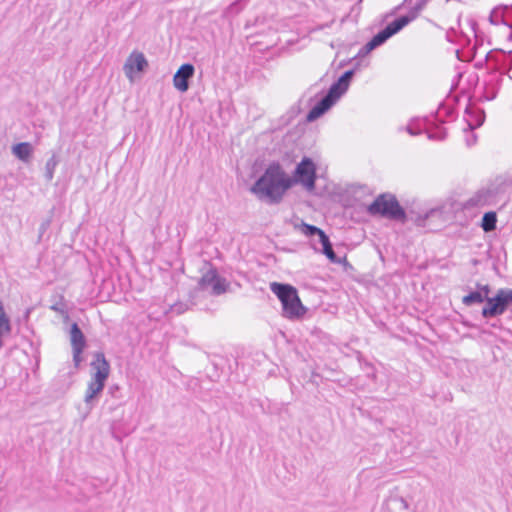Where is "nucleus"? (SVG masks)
Segmentation results:
<instances>
[{
  "instance_id": "ddd939ff",
  "label": "nucleus",
  "mask_w": 512,
  "mask_h": 512,
  "mask_svg": "<svg viewBox=\"0 0 512 512\" xmlns=\"http://www.w3.org/2000/svg\"><path fill=\"white\" fill-rule=\"evenodd\" d=\"M103 389H104L103 387H100L98 385L91 384L88 382L87 389H86L85 396H84V403H85L86 410H87L84 417H86L91 412V410L94 408L95 401H96L97 397L100 395V393L103 391Z\"/></svg>"
},
{
  "instance_id": "393cba45",
  "label": "nucleus",
  "mask_w": 512,
  "mask_h": 512,
  "mask_svg": "<svg viewBox=\"0 0 512 512\" xmlns=\"http://www.w3.org/2000/svg\"><path fill=\"white\" fill-rule=\"evenodd\" d=\"M475 141H476V137H475V136H473V141L467 140V144H468V145H472V144H474V143H475Z\"/></svg>"
},
{
  "instance_id": "423d86ee",
  "label": "nucleus",
  "mask_w": 512,
  "mask_h": 512,
  "mask_svg": "<svg viewBox=\"0 0 512 512\" xmlns=\"http://www.w3.org/2000/svg\"><path fill=\"white\" fill-rule=\"evenodd\" d=\"M415 19V14L412 16H402L397 18L390 24H388L382 31L377 33L366 45L365 49L367 52L372 51L376 47L383 44L386 40H388L391 36L396 34L402 28H404L407 24Z\"/></svg>"
},
{
  "instance_id": "2eb2a0df",
  "label": "nucleus",
  "mask_w": 512,
  "mask_h": 512,
  "mask_svg": "<svg viewBox=\"0 0 512 512\" xmlns=\"http://www.w3.org/2000/svg\"><path fill=\"white\" fill-rule=\"evenodd\" d=\"M490 289L488 285H484L478 291L471 292L470 294L463 297L462 302L467 305H473L476 303H482L484 300L487 301Z\"/></svg>"
},
{
  "instance_id": "f3484780",
  "label": "nucleus",
  "mask_w": 512,
  "mask_h": 512,
  "mask_svg": "<svg viewBox=\"0 0 512 512\" xmlns=\"http://www.w3.org/2000/svg\"><path fill=\"white\" fill-rule=\"evenodd\" d=\"M11 332L10 319L7 316L3 303L0 301V349L3 346V338Z\"/></svg>"
},
{
  "instance_id": "a211bd4d",
  "label": "nucleus",
  "mask_w": 512,
  "mask_h": 512,
  "mask_svg": "<svg viewBox=\"0 0 512 512\" xmlns=\"http://www.w3.org/2000/svg\"><path fill=\"white\" fill-rule=\"evenodd\" d=\"M294 228L307 237L317 235L320 238L324 234V231L320 228L307 224L303 221L300 223H295Z\"/></svg>"
},
{
  "instance_id": "aec40b11",
  "label": "nucleus",
  "mask_w": 512,
  "mask_h": 512,
  "mask_svg": "<svg viewBox=\"0 0 512 512\" xmlns=\"http://www.w3.org/2000/svg\"><path fill=\"white\" fill-rule=\"evenodd\" d=\"M497 217L495 212H487L482 218V228L485 232L493 231L496 228Z\"/></svg>"
},
{
  "instance_id": "39448f33",
  "label": "nucleus",
  "mask_w": 512,
  "mask_h": 512,
  "mask_svg": "<svg viewBox=\"0 0 512 512\" xmlns=\"http://www.w3.org/2000/svg\"><path fill=\"white\" fill-rule=\"evenodd\" d=\"M512 303V290L502 288L497 291L494 297L487 296L486 306L482 310L484 317H493L503 314Z\"/></svg>"
},
{
  "instance_id": "b1692460",
  "label": "nucleus",
  "mask_w": 512,
  "mask_h": 512,
  "mask_svg": "<svg viewBox=\"0 0 512 512\" xmlns=\"http://www.w3.org/2000/svg\"><path fill=\"white\" fill-rule=\"evenodd\" d=\"M425 5V0H422L421 2H419L418 4H416L410 11L409 15L408 16H412L413 14H415V18L418 16L419 12L423 9Z\"/></svg>"
},
{
  "instance_id": "412c9836",
  "label": "nucleus",
  "mask_w": 512,
  "mask_h": 512,
  "mask_svg": "<svg viewBox=\"0 0 512 512\" xmlns=\"http://www.w3.org/2000/svg\"><path fill=\"white\" fill-rule=\"evenodd\" d=\"M488 200V192L487 191H478L474 196H472L468 201V206H483L487 203Z\"/></svg>"
},
{
  "instance_id": "9b49d317",
  "label": "nucleus",
  "mask_w": 512,
  "mask_h": 512,
  "mask_svg": "<svg viewBox=\"0 0 512 512\" xmlns=\"http://www.w3.org/2000/svg\"><path fill=\"white\" fill-rule=\"evenodd\" d=\"M194 66L186 63L180 66L173 77V85L180 92H186L189 88V79L194 75Z\"/></svg>"
},
{
  "instance_id": "dca6fc26",
  "label": "nucleus",
  "mask_w": 512,
  "mask_h": 512,
  "mask_svg": "<svg viewBox=\"0 0 512 512\" xmlns=\"http://www.w3.org/2000/svg\"><path fill=\"white\" fill-rule=\"evenodd\" d=\"M70 342L72 348H85L86 340L77 323H73L70 329Z\"/></svg>"
},
{
  "instance_id": "6ab92c4d",
  "label": "nucleus",
  "mask_w": 512,
  "mask_h": 512,
  "mask_svg": "<svg viewBox=\"0 0 512 512\" xmlns=\"http://www.w3.org/2000/svg\"><path fill=\"white\" fill-rule=\"evenodd\" d=\"M319 242L322 244V247H323L322 248V253L325 254L326 257L331 262H334V263L339 262L337 257H336V254L333 251V248H332V245L330 243V240H329L328 236L325 233L319 238Z\"/></svg>"
},
{
  "instance_id": "0eeeda50",
  "label": "nucleus",
  "mask_w": 512,
  "mask_h": 512,
  "mask_svg": "<svg viewBox=\"0 0 512 512\" xmlns=\"http://www.w3.org/2000/svg\"><path fill=\"white\" fill-rule=\"evenodd\" d=\"M315 179L316 167L314 162L310 158H303L296 166L294 177L292 178L293 184L300 183L308 191H312L315 188Z\"/></svg>"
},
{
  "instance_id": "4be33fe9",
  "label": "nucleus",
  "mask_w": 512,
  "mask_h": 512,
  "mask_svg": "<svg viewBox=\"0 0 512 512\" xmlns=\"http://www.w3.org/2000/svg\"><path fill=\"white\" fill-rule=\"evenodd\" d=\"M58 165V159L56 155H52L45 164V178L47 181H51L54 177L55 169Z\"/></svg>"
},
{
  "instance_id": "1a4fd4ad",
  "label": "nucleus",
  "mask_w": 512,
  "mask_h": 512,
  "mask_svg": "<svg viewBox=\"0 0 512 512\" xmlns=\"http://www.w3.org/2000/svg\"><path fill=\"white\" fill-rule=\"evenodd\" d=\"M91 369L92 373L89 383L104 388L110 374V365L103 353L98 352L95 354L94 360L91 362Z\"/></svg>"
},
{
  "instance_id": "7ed1b4c3",
  "label": "nucleus",
  "mask_w": 512,
  "mask_h": 512,
  "mask_svg": "<svg viewBox=\"0 0 512 512\" xmlns=\"http://www.w3.org/2000/svg\"><path fill=\"white\" fill-rule=\"evenodd\" d=\"M353 71H346L329 89L327 95L319 101L307 114V120L312 122L328 111L336 101L347 91Z\"/></svg>"
},
{
  "instance_id": "f8f14e48",
  "label": "nucleus",
  "mask_w": 512,
  "mask_h": 512,
  "mask_svg": "<svg viewBox=\"0 0 512 512\" xmlns=\"http://www.w3.org/2000/svg\"><path fill=\"white\" fill-rule=\"evenodd\" d=\"M387 512H409V504L404 497L392 492L385 502Z\"/></svg>"
},
{
  "instance_id": "6e6552de",
  "label": "nucleus",
  "mask_w": 512,
  "mask_h": 512,
  "mask_svg": "<svg viewBox=\"0 0 512 512\" xmlns=\"http://www.w3.org/2000/svg\"><path fill=\"white\" fill-rule=\"evenodd\" d=\"M202 290L210 291L213 295H221L228 289V282L220 277L215 269H209L199 280Z\"/></svg>"
},
{
  "instance_id": "9d476101",
  "label": "nucleus",
  "mask_w": 512,
  "mask_h": 512,
  "mask_svg": "<svg viewBox=\"0 0 512 512\" xmlns=\"http://www.w3.org/2000/svg\"><path fill=\"white\" fill-rule=\"evenodd\" d=\"M147 65L148 62L143 53L133 52L126 59L123 70L130 82H133L135 80V74L142 72Z\"/></svg>"
},
{
  "instance_id": "f257e3e1",
  "label": "nucleus",
  "mask_w": 512,
  "mask_h": 512,
  "mask_svg": "<svg viewBox=\"0 0 512 512\" xmlns=\"http://www.w3.org/2000/svg\"><path fill=\"white\" fill-rule=\"evenodd\" d=\"M293 185L292 178L278 163L270 164L250 191L262 201L279 203L286 191Z\"/></svg>"
},
{
  "instance_id": "f03ea898",
  "label": "nucleus",
  "mask_w": 512,
  "mask_h": 512,
  "mask_svg": "<svg viewBox=\"0 0 512 512\" xmlns=\"http://www.w3.org/2000/svg\"><path fill=\"white\" fill-rule=\"evenodd\" d=\"M270 289L281 301L284 317L298 319L305 314L306 308L303 306L296 288L289 284L272 282Z\"/></svg>"
},
{
  "instance_id": "20e7f679",
  "label": "nucleus",
  "mask_w": 512,
  "mask_h": 512,
  "mask_svg": "<svg viewBox=\"0 0 512 512\" xmlns=\"http://www.w3.org/2000/svg\"><path fill=\"white\" fill-rule=\"evenodd\" d=\"M368 212L372 215H381L389 219L401 220L405 219V211L399 205L397 199L391 195H381L369 205Z\"/></svg>"
},
{
  "instance_id": "5701e85b",
  "label": "nucleus",
  "mask_w": 512,
  "mask_h": 512,
  "mask_svg": "<svg viewBox=\"0 0 512 512\" xmlns=\"http://www.w3.org/2000/svg\"><path fill=\"white\" fill-rule=\"evenodd\" d=\"M83 350H84V348H72L73 362H74L75 368H78L80 363L83 360V358L81 356Z\"/></svg>"
},
{
  "instance_id": "4468645a",
  "label": "nucleus",
  "mask_w": 512,
  "mask_h": 512,
  "mask_svg": "<svg viewBox=\"0 0 512 512\" xmlns=\"http://www.w3.org/2000/svg\"><path fill=\"white\" fill-rule=\"evenodd\" d=\"M12 154L22 162H29L32 154L33 147L29 142H20L12 146Z\"/></svg>"
},
{
  "instance_id": "a878e982",
  "label": "nucleus",
  "mask_w": 512,
  "mask_h": 512,
  "mask_svg": "<svg viewBox=\"0 0 512 512\" xmlns=\"http://www.w3.org/2000/svg\"><path fill=\"white\" fill-rule=\"evenodd\" d=\"M407 131L411 134V135H414L415 133L413 132V129L407 127Z\"/></svg>"
}]
</instances>
